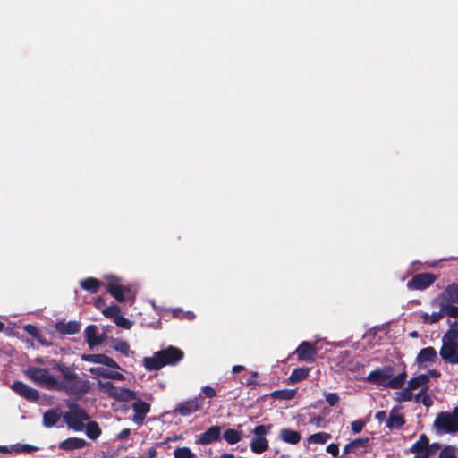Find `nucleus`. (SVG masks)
Returning a JSON list of instances; mask_svg holds the SVG:
<instances>
[{"label":"nucleus","mask_w":458,"mask_h":458,"mask_svg":"<svg viewBox=\"0 0 458 458\" xmlns=\"http://www.w3.org/2000/svg\"><path fill=\"white\" fill-rule=\"evenodd\" d=\"M428 451V439L425 435H420L419 439L411 445V452Z\"/></svg>","instance_id":"nucleus-27"},{"label":"nucleus","mask_w":458,"mask_h":458,"mask_svg":"<svg viewBox=\"0 0 458 458\" xmlns=\"http://www.w3.org/2000/svg\"><path fill=\"white\" fill-rule=\"evenodd\" d=\"M369 438H357L353 441L347 444L344 450V454H350V453H365L367 452V445H368Z\"/></svg>","instance_id":"nucleus-18"},{"label":"nucleus","mask_w":458,"mask_h":458,"mask_svg":"<svg viewBox=\"0 0 458 458\" xmlns=\"http://www.w3.org/2000/svg\"><path fill=\"white\" fill-rule=\"evenodd\" d=\"M24 329L27 333L32 335L34 338L38 340L41 344H46V343L42 340L39 330L33 325H26Z\"/></svg>","instance_id":"nucleus-40"},{"label":"nucleus","mask_w":458,"mask_h":458,"mask_svg":"<svg viewBox=\"0 0 458 458\" xmlns=\"http://www.w3.org/2000/svg\"><path fill=\"white\" fill-rule=\"evenodd\" d=\"M428 389H420V392L416 394H413V399L416 403H420V400L425 396L427 394Z\"/></svg>","instance_id":"nucleus-49"},{"label":"nucleus","mask_w":458,"mask_h":458,"mask_svg":"<svg viewBox=\"0 0 458 458\" xmlns=\"http://www.w3.org/2000/svg\"><path fill=\"white\" fill-rule=\"evenodd\" d=\"M438 458H457L456 448L447 445L441 450Z\"/></svg>","instance_id":"nucleus-38"},{"label":"nucleus","mask_w":458,"mask_h":458,"mask_svg":"<svg viewBox=\"0 0 458 458\" xmlns=\"http://www.w3.org/2000/svg\"><path fill=\"white\" fill-rule=\"evenodd\" d=\"M415 456L413 458H428L429 452L424 451V452H415Z\"/></svg>","instance_id":"nucleus-51"},{"label":"nucleus","mask_w":458,"mask_h":458,"mask_svg":"<svg viewBox=\"0 0 458 458\" xmlns=\"http://www.w3.org/2000/svg\"><path fill=\"white\" fill-rule=\"evenodd\" d=\"M407 378V373L403 371L394 377V369L390 366L377 369L371 371L366 377V380L392 389H400L403 386Z\"/></svg>","instance_id":"nucleus-3"},{"label":"nucleus","mask_w":458,"mask_h":458,"mask_svg":"<svg viewBox=\"0 0 458 458\" xmlns=\"http://www.w3.org/2000/svg\"><path fill=\"white\" fill-rule=\"evenodd\" d=\"M437 305L441 309L443 316L447 315L454 318H458V306L451 305V303H440Z\"/></svg>","instance_id":"nucleus-30"},{"label":"nucleus","mask_w":458,"mask_h":458,"mask_svg":"<svg viewBox=\"0 0 458 458\" xmlns=\"http://www.w3.org/2000/svg\"><path fill=\"white\" fill-rule=\"evenodd\" d=\"M458 301V284H451L445 291L435 298L431 304L454 303Z\"/></svg>","instance_id":"nucleus-12"},{"label":"nucleus","mask_w":458,"mask_h":458,"mask_svg":"<svg viewBox=\"0 0 458 458\" xmlns=\"http://www.w3.org/2000/svg\"><path fill=\"white\" fill-rule=\"evenodd\" d=\"M223 437L225 440L230 445L236 444L242 439L241 433L235 429H227L225 431Z\"/></svg>","instance_id":"nucleus-31"},{"label":"nucleus","mask_w":458,"mask_h":458,"mask_svg":"<svg viewBox=\"0 0 458 458\" xmlns=\"http://www.w3.org/2000/svg\"><path fill=\"white\" fill-rule=\"evenodd\" d=\"M243 369V366L241 365H235L233 367V372L237 373Z\"/></svg>","instance_id":"nucleus-56"},{"label":"nucleus","mask_w":458,"mask_h":458,"mask_svg":"<svg viewBox=\"0 0 458 458\" xmlns=\"http://www.w3.org/2000/svg\"><path fill=\"white\" fill-rule=\"evenodd\" d=\"M202 391L208 397H214L216 395V390L211 386H204Z\"/></svg>","instance_id":"nucleus-48"},{"label":"nucleus","mask_w":458,"mask_h":458,"mask_svg":"<svg viewBox=\"0 0 458 458\" xmlns=\"http://www.w3.org/2000/svg\"><path fill=\"white\" fill-rule=\"evenodd\" d=\"M55 327L59 332L63 334L73 335L79 332L80 323L76 321H60L56 323Z\"/></svg>","instance_id":"nucleus-22"},{"label":"nucleus","mask_w":458,"mask_h":458,"mask_svg":"<svg viewBox=\"0 0 458 458\" xmlns=\"http://www.w3.org/2000/svg\"><path fill=\"white\" fill-rule=\"evenodd\" d=\"M420 403H421L426 407H430L433 403L431 397L428 394H425Z\"/></svg>","instance_id":"nucleus-50"},{"label":"nucleus","mask_w":458,"mask_h":458,"mask_svg":"<svg viewBox=\"0 0 458 458\" xmlns=\"http://www.w3.org/2000/svg\"><path fill=\"white\" fill-rule=\"evenodd\" d=\"M315 421H316L317 424H318L319 421H320V419H317Z\"/></svg>","instance_id":"nucleus-61"},{"label":"nucleus","mask_w":458,"mask_h":458,"mask_svg":"<svg viewBox=\"0 0 458 458\" xmlns=\"http://www.w3.org/2000/svg\"><path fill=\"white\" fill-rule=\"evenodd\" d=\"M280 438L287 443V444H291V445H296L300 442L301 440V435L295 431V430H293V429H290V428H283L280 430Z\"/></svg>","instance_id":"nucleus-23"},{"label":"nucleus","mask_w":458,"mask_h":458,"mask_svg":"<svg viewBox=\"0 0 458 458\" xmlns=\"http://www.w3.org/2000/svg\"><path fill=\"white\" fill-rule=\"evenodd\" d=\"M326 400L329 405L334 406L339 401V397L335 393H329L326 395Z\"/></svg>","instance_id":"nucleus-44"},{"label":"nucleus","mask_w":458,"mask_h":458,"mask_svg":"<svg viewBox=\"0 0 458 458\" xmlns=\"http://www.w3.org/2000/svg\"><path fill=\"white\" fill-rule=\"evenodd\" d=\"M329 439H331V435L326 432H318L316 434H312L308 437V442L310 444H326Z\"/></svg>","instance_id":"nucleus-29"},{"label":"nucleus","mask_w":458,"mask_h":458,"mask_svg":"<svg viewBox=\"0 0 458 458\" xmlns=\"http://www.w3.org/2000/svg\"><path fill=\"white\" fill-rule=\"evenodd\" d=\"M89 371L96 377H103L106 378H108V374L110 372V370L101 368V367L90 368Z\"/></svg>","instance_id":"nucleus-41"},{"label":"nucleus","mask_w":458,"mask_h":458,"mask_svg":"<svg viewBox=\"0 0 458 458\" xmlns=\"http://www.w3.org/2000/svg\"><path fill=\"white\" fill-rule=\"evenodd\" d=\"M132 409L134 411L133 420L140 424L142 423L145 415L149 411V405L142 401H137L132 404Z\"/></svg>","instance_id":"nucleus-21"},{"label":"nucleus","mask_w":458,"mask_h":458,"mask_svg":"<svg viewBox=\"0 0 458 458\" xmlns=\"http://www.w3.org/2000/svg\"><path fill=\"white\" fill-rule=\"evenodd\" d=\"M296 354L301 360L310 361L313 360L316 355V350L314 346L308 343L303 342L296 350Z\"/></svg>","instance_id":"nucleus-17"},{"label":"nucleus","mask_w":458,"mask_h":458,"mask_svg":"<svg viewBox=\"0 0 458 458\" xmlns=\"http://www.w3.org/2000/svg\"><path fill=\"white\" fill-rule=\"evenodd\" d=\"M294 394L295 391L293 390L276 391L272 394L273 396H278L283 399H292Z\"/></svg>","instance_id":"nucleus-42"},{"label":"nucleus","mask_w":458,"mask_h":458,"mask_svg":"<svg viewBox=\"0 0 458 458\" xmlns=\"http://www.w3.org/2000/svg\"><path fill=\"white\" fill-rule=\"evenodd\" d=\"M157 454V450L155 447L150 446L146 450H141V454H140L138 458H154Z\"/></svg>","instance_id":"nucleus-43"},{"label":"nucleus","mask_w":458,"mask_h":458,"mask_svg":"<svg viewBox=\"0 0 458 458\" xmlns=\"http://www.w3.org/2000/svg\"><path fill=\"white\" fill-rule=\"evenodd\" d=\"M437 352L433 347H426L420 351L416 357V362L419 365H427L432 363L437 359Z\"/></svg>","instance_id":"nucleus-19"},{"label":"nucleus","mask_w":458,"mask_h":458,"mask_svg":"<svg viewBox=\"0 0 458 458\" xmlns=\"http://www.w3.org/2000/svg\"><path fill=\"white\" fill-rule=\"evenodd\" d=\"M327 452L331 454L334 456H336L339 453V448L336 444H330L327 446Z\"/></svg>","instance_id":"nucleus-46"},{"label":"nucleus","mask_w":458,"mask_h":458,"mask_svg":"<svg viewBox=\"0 0 458 458\" xmlns=\"http://www.w3.org/2000/svg\"><path fill=\"white\" fill-rule=\"evenodd\" d=\"M443 317H444L443 312L440 310L439 311L433 312L431 314L423 313L421 315V319L424 323L432 324V323H436V322L439 321Z\"/></svg>","instance_id":"nucleus-34"},{"label":"nucleus","mask_w":458,"mask_h":458,"mask_svg":"<svg viewBox=\"0 0 458 458\" xmlns=\"http://www.w3.org/2000/svg\"><path fill=\"white\" fill-rule=\"evenodd\" d=\"M36 361H37L38 363L43 364V360H42L41 358H38V359L36 360Z\"/></svg>","instance_id":"nucleus-59"},{"label":"nucleus","mask_w":458,"mask_h":458,"mask_svg":"<svg viewBox=\"0 0 458 458\" xmlns=\"http://www.w3.org/2000/svg\"><path fill=\"white\" fill-rule=\"evenodd\" d=\"M12 389L21 396L30 401H36L39 397L38 392L36 389L27 386L26 384L21 381L14 382L12 385Z\"/></svg>","instance_id":"nucleus-13"},{"label":"nucleus","mask_w":458,"mask_h":458,"mask_svg":"<svg viewBox=\"0 0 458 458\" xmlns=\"http://www.w3.org/2000/svg\"><path fill=\"white\" fill-rule=\"evenodd\" d=\"M95 304L98 308H100L101 306L104 305V300L99 297L96 300Z\"/></svg>","instance_id":"nucleus-55"},{"label":"nucleus","mask_w":458,"mask_h":458,"mask_svg":"<svg viewBox=\"0 0 458 458\" xmlns=\"http://www.w3.org/2000/svg\"><path fill=\"white\" fill-rule=\"evenodd\" d=\"M203 405V402L199 398H195L192 400H189L183 403H180L176 409L175 411L179 412L182 416H188L199 410Z\"/></svg>","instance_id":"nucleus-16"},{"label":"nucleus","mask_w":458,"mask_h":458,"mask_svg":"<svg viewBox=\"0 0 458 458\" xmlns=\"http://www.w3.org/2000/svg\"><path fill=\"white\" fill-rule=\"evenodd\" d=\"M437 276L430 273L419 274L407 283V287L411 290H423L431 285Z\"/></svg>","instance_id":"nucleus-11"},{"label":"nucleus","mask_w":458,"mask_h":458,"mask_svg":"<svg viewBox=\"0 0 458 458\" xmlns=\"http://www.w3.org/2000/svg\"><path fill=\"white\" fill-rule=\"evenodd\" d=\"M84 333L86 342L88 343L89 347L91 350L94 347L101 344L105 340V336L98 334V328L95 325L88 326Z\"/></svg>","instance_id":"nucleus-14"},{"label":"nucleus","mask_w":458,"mask_h":458,"mask_svg":"<svg viewBox=\"0 0 458 458\" xmlns=\"http://www.w3.org/2000/svg\"><path fill=\"white\" fill-rule=\"evenodd\" d=\"M433 426L437 434H454L458 432V422L449 412L438 413Z\"/></svg>","instance_id":"nucleus-10"},{"label":"nucleus","mask_w":458,"mask_h":458,"mask_svg":"<svg viewBox=\"0 0 458 458\" xmlns=\"http://www.w3.org/2000/svg\"><path fill=\"white\" fill-rule=\"evenodd\" d=\"M183 352L177 347L168 346L156 352L151 357L143 359V365L148 370H157L165 366H172L183 359Z\"/></svg>","instance_id":"nucleus-2"},{"label":"nucleus","mask_w":458,"mask_h":458,"mask_svg":"<svg viewBox=\"0 0 458 458\" xmlns=\"http://www.w3.org/2000/svg\"><path fill=\"white\" fill-rule=\"evenodd\" d=\"M118 327H123L124 329H130L132 327V322L126 318H124L121 313L118 317L114 318V321Z\"/></svg>","instance_id":"nucleus-39"},{"label":"nucleus","mask_w":458,"mask_h":458,"mask_svg":"<svg viewBox=\"0 0 458 458\" xmlns=\"http://www.w3.org/2000/svg\"><path fill=\"white\" fill-rule=\"evenodd\" d=\"M50 369L60 372L62 380L43 368L30 366L25 371V376L36 385L48 390H64L71 394L81 395L89 392V384L79 378L72 367L51 360L48 362Z\"/></svg>","instance_id":"nucleus-1"},{"label":"nucleus","mask_w":458,"mask_h":458,"mask_svg":"<svg viewBox=\"0 0 458 458\" xmlns=\"http://www.w3.org/2000/svg\"><path fill=\"white\" fill-rule=\"evenodd\" d=\"M404 423V419L402 413L396 410L393 409L389 414L388 419L386 420V426L389 428H400Z\"/></svg>","instance_id":"nucleus-25"},{"label":"nucleus","mask_w":458,"mask_h":458,"mask_svg":"<svg viewBox=\"0 0 458 458\" xmlns=\"http://www.w3.org/2000/svg\"><path fill=\"white\" fill-rule=\"evenodd\" d=\"M81 359L85 361L102 364L108 368L119 369V365L113 359L105 354H83Z\"/></svg>","instance_id":"nucleus-15"},{"label":"nucleus","mask_w":458,"mask_h":458,"mask_svg":"<svg viewBox=\"0 0 458 458\" xmlns=\"http://www.w3.org/2000/svg\"><path fill=\"white\" fill-rule=\"evenodd\" d=\"M61 417L58 410H50L43 415V423L46 427L50 428L56 424Z\"/></svg>","instance_id":"nucleus-26"},{"label":"nucleus","mask_w":458,"mask_h":458,"mask_svg":"<svg viewBox=\"0 0 458 458\" xmlns=\"http://www.w3.org/2000/svg\"><path fill=\"white\" fill-rule=\"evenodd\" d=\"M107 280L108 293L119 302H123L126 299L134 301L136 292L131 285H123L121 280L114 276H106Z\"/></svg>","instance_id":"nucleus-6"},{"label":"nucleus","mask_w":458,"mask_h":458,"mask_svg":"<svg viewBox=\"0 0 458 458\" xmlns=\"http://www.w3.org/2000/svg\"><path fill=\"white\" fill-rule=\"evenodd\" d=\"M410 335L413 338L415 337H418V332L417 331H412L411 333H410Z\"/></svg>","instance_id":"nucleus-58"},{"label":"nucleus","mask_w":458,"mask_h":458,"mask_svg":"<svg viewBox=\"0 0 458 458\" xmlns=\"http://www.w3.org/2000/svg\"><path fill=\"white\" fill-rule=\"evenodd\" d=\"M98 386L104 394L116 401L128 402L136 399V394L133 391L114 386L110 381L98 380Z\"/></svg>","instance_id":"nucleus-7"},{"label":"nucleus","mask_w":458,"mask_h":458,"mask_svg":"<svg viewBox=\"0 0 458 458\" xmlns=\"http://www.w3.org/2000/svg\"><path fill=\"white\" fill-rule=\"evenodd\" d=\"M113 348L128 356L130 354V345L128 344L127 342L123 341V340H121V339H114L113 340Z\"/></svg>","instance_id":"nucleus-33"},{"label":"nucleus","mask_w":458,"mask_h":458,"mask_svg":"<svg viewBox=\"0 0 458 458\" xmlns=\"http://www.w3.org/2000/svg\"><path fill=\"white\" fill-rule=\"evenodd\" d=\"M386 417V413L385 411H378V412L376 413V419L379 422H382L383 420H385Z\"/></svg>","instance_id":"nucleus-52"},{"label":"nucleus","mask_w":458,"mask_h":458,"mask_svg":"<svg viewBox=\"0 0 458 458\" xmlns=\"http://www.w3.org/2000/svg\"><path fill=\"white\" fill-rule=\"evenodd\" d=\"M308 374H309V369L298 368V369H295L292 372L289 379L291 382L296 383V382H299V381L306 378L308 377Z\"/></svg>","instance_id":"nucleus-32"},{"label":"nucleus","mask_w":458,"mask_h":458,"mask_svg":"<svg viewBox=\"0 0 458 458\" xmlns=\"http://www.w3.org/2000/svg\"><path fill=\"white\" fill-rule=\"evenodd\" d=\"M129 435H130V429H127V428H126V429L122 430V431L119 433L118 437H119L120 439H125V438H127V437H128V436H129Z\"/></svg>","instance_id":"nucleus-53"},{"label":"nucleus","mask_w":458,"mask_h":458,"mask_svg":"<svg viewBox=\"0 0 458 458\" xmlns=\"http://www.w3.org/2000/svg\"><path fill=\"white\" fill-rule=\"evenodd\" d=\"M108 378L117 379V380H124V376L117 371H111L108 374Z\"/></svg>","instance_id":"nucleus-47"},{"label":"nucleus","mask_w":458,"mask_h":458,"mask_svg":"<svg viewBox=\"0 0 458 458\" xmlns=\"http://www.w3.org/2000/svg\"><path fill=\"white\" fill-rule=\"evenodd\" d=\"M4 328V324L2 322H0V331H2Z\"/></svg>","instance_id":"nucleus-60"},{"label":"nucleus","mask_w":458,"mask_h":458,"mask_svg":"<svg viewBox=\"0 0 458 458\" xmlns=\"http://www.w3.org/2000/svg\"><path fill=\"white\" fill-rule=\"evenodd\" d=\"M220 433V427L213 426L200 435L198 443L200 445H209L219 438Z\"/></svg>","instance_id":"nucleus-20"},{"label":"nucleus","mask_w":458,"mask_h":458,"mask_svg":"<svg viewBox=\"0 0 458 458\" xmlns=\"http://www.w3.org/2000/svg\"><path fill=\"white\" fill-rule=\"evenodd\" d=\"M364 423L361 420H355L352 423V429L354 433H359L362 430Z\"/></svg>","instance_id":"nucleus-45"},{"label":"nucleus","mask_w":458,"mask_h":458,"mask_svg":"<svg viewBox=\"0 0 458 458\" xmlns=\"http://www.w3.org/2000/svg\"><path fill=\"white\" fill-rule=\"evenodd\" d=\"M439 354L445 361L458 364V323H454L444 335Z\"/></svg>","instance_id":"nucleus-4"},{"label":"nucleus","mask_w":458,"mask_h":458,"mask_svg":"<svg viewBox=\"0 0 458 458\" xmlns=\"http://www.w3.org/2000/svg\"><path fill=\"white\" fill-rule=\"evenodd\" d=\"M272 425H259L252 430L254 437L250 441V446L253 453L261 454L268 449V440L265 437L270 433Z\"/></svg>","instance_id":"nucleus-9"},{"label":"nucleus","mask_w":458,"mask_h":458,"mask_svg":"<svg viewBox=\"0 0 458 458\" xmlns=\"http://www.w3.org/2000/svg\"><path fill=\"white\" fill-rule=\"evenodd\" d=\"M81 285L83 289L95 293L98 292V290L100 286V282L96 278L89 277V278L81 281Z\"/></svg>","instance_id":"nucleus-28"},{"label":"nucleus","mask_w":458,"mask_h":458,"mask_svg":"<svg viewBox=\"0 0 458 458\" xmlns=\"http://www.w3.org/2000/svg\"><path fill=\"white\" fill-rule=\"evenodd\" d=\"M220 458H234V456L231 454H224Z\"/></svg>","instance_id":"nucleus-57"},{"label":"nucleus","mask_w":458,"mask_h":458,"mask_svg":"<svg viewBox=\"0 0 458 458\" xmlns=\"http://www.w3.org/2000/svg\"><path fill=\"white\" fill-rule=\"evenodd\" d=\"M86 433L89 438L96 439L99 437L101 431L96 422H89L86 426Z\"/></svg>","instance_id":"nucleus-35"},{"label":"nucleus","mask_w":458,"mask_h":458,"mask_svg":"<svg viewBox=\"0 0 458 458\" xmlns=\"http://www.w3.org/2000/svg\"><path fill=\"white\" fill-rule=\"evenodd\" d=\"M67 426L74 431H81L89 421V415L78 406H71L69 411L63 416Z\"/></svg>","instance_id":"nucleus-8"},{"label":"nucleus","mask_w":458,"mask_h":458,"mask_svg":"<svg viewBox=\"0 0 458 458\" xmlns=\"http://www.w3.org/2000/svg\"><path fill=\"white\" fill-rule=\"evenodd\" d=\"M174 458H196V454L188 447H181L174 450Z\"/></svg>","instance_id":"nucleus-36"},{"label":"nucleus","mask_w":458,"mask_h":458,"mask_svg":"<svg viewBox=\"0 0 458 458\" xmlns=\"http://www.w3.org/2000/svg\"><path fill=\"white\" fill-rule=\"evenodd\" d=\"M428 389V375L420 374L411 378L407 386L394 393V400L397 403L410 402L413 399V391L417 389Z\"/></svg>","instance_id":"nucleus-5"},{"label":"nucleus","mask_w":458,"mask_h":458,"mask_svg":"<svg viewBox=\"0 0 458 458\" xmlns=\"http://www.w3.org/2000/svg\"><path fill=\"white\" fill-rule=\"evenodd\" d=\"M102 313L106 318H112L113 321H114V318L118 317L120 314V308L116 305H112L104 309Z\"/></svg>","instance_id":"nucleus-37"},{"label":"nucleus","mask_w":458,"mask_h":458,"mask_svg":"<svg viewBox=\"0 0 458 458\" xmlns=\"http://www.w3.org/2000/svg\"><path fill=\"white\" fill-rule=\"evenodd\" d=\"M427 374L428 375V378L430 377H438L440 376V373L438 371H437L436 369H431Z\"/></svg>","instance_id":"nucleus-54"},{"label":"nucleus","mask_w":458,"mask_h":458,"mask_svg":"<svg viewBox=\"0 0 458 458\" xmlns=\"http://www.w3.org/2000/svg\"><path fill=\"white\" fill-rule=\"evenodd\" d=\"M86 441L82 438L71 437L60 443L59 448L63 450L80 449L84 447Z\"/></svg>","instance_id":"nucleus-24"}]
</instances>
